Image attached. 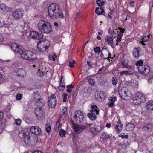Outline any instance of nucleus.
<instances>
[{
  "label": "nucleus",
  "mask_w": 153,
  "mask_h": 153,
  "mask_svg": "<svg viewBox=\"0 0 153 153\" xmlns=\"http://www.w3.org/2000/svg\"><path fill=\"white\" fill-rule=\"evenodd\" d=\"M11 48L15 53L19 54L23 59L30 60L35 59L36 57V54L31 51L26 50L22 46L13 43L11 44Z\"/></svg>",
  "instance_id": "1"
},
{
  "label": "nucleus",
  "mask_w": 153,
  "mask_h": 153,
  "mask_svg": "<svg viewBox=\"0 0 153 153\" xmlns=\"http://www.w3.org/2000/svg\"><path fill=\"white\" fill-rule=\"evenodd\" d=\"M37 28L42 33L48 34L52 31L51 24L49 22L44 20H41L39 22Z\"/></svg>",
  "instance_id": "2"
},
{
  "label": "nucleus",
  "mask_w": 153,
  "mask_h": 153,
  "mask_svg": "<svg viewBox=\"0 0 153 153\" xmlns=\"http://www.w3.org/2000/svg\"><path fill=\"white\" fill-rule=\"evenodd\" d=\"M60 10L59 6L55 3L51 4L48 8V11L49 16L52 19H56L57 13Z\"/></svg>",
  "instance_id": "3"
},
{
  "label": "nucleus",
  "mask_w": 153,
  "mask_h": 153,
  "mask_svg": "<svg viewBox=\"0 0 153 153\" xmlns=\"http://www.w3.org/2000/svg\"><path fill=\"white\" fill-rule=\"evenodd\" d=\"M50 45V42L47 40L42 39L38 42V50L40 52L45 51Z\"/></svg>",
  "instance_id": "4"
},
{
  "label": "nucleus",
  "mask_w": 153,
  "mask_h": 153,
  "mask_svg": "<svg viewBox=\"0 0 153 153\" xmlns=\"http://www.w3.org/2000/svg\"><path fill=\"white\" fill-rule=\"evenodd\" d=\"M22 135V137H24V140L26 144H30V134L27 132H25L24 131H21L19 134V135Z\"/></svg>",
  "instance_id": "5"
},
{
  "label": "nucleus",
  "mask_w": 153,
  "mask_h": 153,
  "mask_svg": "<svg viewBox=\"0 0 153 153\" xmlns=\"http://www.w3.org/2000/svg\"><path fill=\"white\" fill-rule=\"evenodd\" d=\"M138 69L140 73L145 75L148 74L150 72L149 68L147 65H144L138 67Z\"/></svg>",
  "instance_id": "6"
},
{
  "label": "nucleus",
  "mask_w": 153,
  "mask_h": 153,
  "mask_svg": "<svg viewBox=\"0 0 153 153\" xmlns=\"http://www.w3.org/2000/svg\"><path fill=\"white\" fill-rule=\"evenodd\" d=\"M72 124L73 129L74 131L76 133H79L83 131L85 127L84 126L76 124L73 122L72 123Z\"/></svg>",
  "instance_id": "7"
},
{
  "label": "nucleus",
  "mask_w": 153,
  "mask_h": 153,
  "mask_svg": "<svg viewBox=\"0 0 153 153\" xmlns=\"http://www.w3.org/2000/svg\"><path fill=\"white\" fill-rule=\"evenodd\" d=\"M83 114L80 111L78 110L76 112L74 117L75 121L78 123H81L83 120Z\"/></svg>",
  "instance_id": "8"
},
{
  "label": "nucleus",
  "mask_w": 153,
  "mask_h": 153,
  "mask_svg": "<svg viewBox=\"0 0 153 153\" xmlns=\"http://www.w3.org/2000/svg\"><path fill=\"white\" fill-rule=\"evenodd\" d=\"M57 100L55 96H51L48 99V105L50 108H54L56 104Z\"/></svg>",
  "instance_id": "9"
},
{
  "label": "nucleus",
  "mask_w": 153,
  "mask_h": 153,
  "mask_svg": "<svg viewBox=\"0 0 153 153\" xmlns=\"http://www.w3.org/2000/svg\"><path fill=\"white\" fill-rule=\"evenodd\" d=\"M29 36L30 37L34 39L39 40H41L43 37V35L42 33L35 31L30 32L29 34Z\"/></svg>",
  "instance_id": "10"
},
{
  "label": "nucleus",
  "mask_w": 153,
  "mask_h": 153,
  "mask_svg": "<svg viewBox=\"0 0 153 153\" xmlns=\"http://www.w3.org/2000/svg\"><path fill=\"white\" fill-rule=\"evenodd\" d=\"M133 102L135 105H138L145 100V96H134Z\"/></svg>",
  "instance_id": "11"
},
{
  "label": "nucleus",
  "mask_w": 153,
  "mask_h": 153,
  "mask_svg": "<svg viewBox=\"0 0 153 153\" xmlns=\"http://www.w3.org/2000/svg\"><path fill=\"white\" fill-rule=\"evenodd\" d=\"M36 116L38 119L39 120L44 118V112L42 110L41 108H37L35 111Z\"/></svg>",
  "instance_id": "12"
},
{
  "label": "nucleus",
  "mask_w": 153,
  "mask_h": 153,
  "mask_svg": "<svg viewBox=\"0 0 153 153\" xmlns=\"http://www.w3.org/2000/svg\"><path fill=\"white\" fill-rule=\"evenodd\" d=\"M23 11L22 9H17L13 13V15L15 19H19L23 16Z\"/></svg>",
  "instance_id": "13"
},
{
  "label": "nucleus",
  "mask_w": 153,
  "mask_h": 153,
  "mask_svg": "<svg viewBox=\"0 0 153 153\" xmlns=\"http://www.w3.org/2000/svg\"><path fill=\"white\" fill-rule=\"evenodd\" d=\"M30 131L36 136L39 135L41 132V128L37 126H34L31 127Z\"/></svg>",
  "instance_id": "14"
},
{
  "label": "nucleus",
  "mask_w": 153,
  "mask_h": 153,
  "mask_svg": "<svg viewBox=\"0 0 153 153\" xmlns=\"http://www.w3.org/2000/svg\"><path fill=\"white\" fill-rule=\"evenodd\" d=\"M119 30L120 31L119 33L117 35V39H116V44L117 46L118 45V43L121 41L122 39V37L123 35V33H124L125 30L124 29L122 28L121 27H119Z\"/></svg>",
  "instance_id": "15"
},
{
  "label": "nucleus",
  "mask_w": 153,
  "mask_h": 153,
  "mask_svg": "<svg viewBox=\"0 0 153 153\" xmlns=\"http://www.w3.org/2000/svg\"><path fill=\"white\" fill-rule=\"evenodd\" d=\"M142 129L144 131L150 132L153 129V125L150 123L146 124L144 126L142 127Z\"/></svg>",
  "instance_id": "16"
},
{
  "label": "nucleus",
  "mask_w": 153,
  "mask_h": 153,
  "mask_svg": "<svg viewBox=\"0 0 153 153\" xmlns=\"http://www.w3.org/2000/svg\"><path fill=\"white\" fill-rule=\"evenodd\" d=\"M122 128V124L121 123L120 120H119L115 127L116 132L117 133H120L121 132Z\"/></svg>",
  "instance_id": "17"
},
{
  "label": "nucleus",
  "mask_w": 153,
  "mask_h": 153,
  "mask_svg": "<svg viewBox=\"0 0 153 153\" xmlns=\"http://www.w3.org/2000/svg\"><path fill=\"white\" fill-rule=\"evenodd\" d=\"M140 48L136 47L134 48L133 50L132 54L135 58H138L140 56Z\"/></svg>",
  "instance_id": "18"
},
{
  "label": "nucleus",
  "mask_w": 153,
  "mask_h": 153,
  "mask_svg": "<svg viewBox=\"0 0 153 153\" xmlns=\"http://www.w3.org/2000/svg\"><path fill=\"white\" fill-rule=\"evenodd\" d=\"M63 76H62L60 79L59 83V85L58 87L60 91H62L64 90L65 88V81L63 80Z\"/></svg>",
  "instance_id": "19"
},
{
  "label": "nucleus",
  "mask_w": 153,
  "mask_h": 153,
  "mask_svg": "<svg viewBox=\"0 0 153 153\" xmlns=\"http://www.w3.org/2000/svg\"><path fill=\"white\" fill-rule=\"evenodd\" d=\"M36 105L39 106V107H41L43 106L45 104V100H44L39 98L36 101Z\"/></svg>",
  "instance_id": "20"
},
{
  "label": "nucleus",
  "mask_w": 153,
  "mask_h": 153,
  "mask_svg": "<svg viewBox=\"0 0 153 153\" xmlns=\"http://www.w3.org/2000/svg\"><path fill=\"white\" fill-rule=\"evenodd\" d=\"M1 9L5 12H10L11 9L9 7L7 6L4 3L1 4L0 5Z\"/></svg>",
  "instance_id": "21"
},
{
  "label": "nucleus",
  "mask_w": 153,
  "mask_h": 153,
  "mask_svg": "<svg viewBox=\"0 0 153 153\" xmlns=\"http://www.w3.org/2000/svg\"><path fill=\"white\" fill-rule=\"evenodd\" d=\"M102 130V128L100 126L93 127L90 128L91 131L94 134Z\"/></svg>",
  "instance_id": "22"
},
{
  "label": "nucleus",
  "mask_w": 153,
  "mask_h": 153,
  "mask_svg": "<svg viewBox=\"0 0 153 153\" xmlns=\"http://www.w3.org/2000/svg\"><path fill=\"white\" fill-rule=\"evenodd\" d=\"M146 108L148 111L153 110V101H149L146 106Z\"/></svg>",
  "instance_id": "23"
},
{
  "label": "nucleus",
  "mask_w": 153,
  "mask_h": 153,
  "mask_svg": "<svg viewBox=\"0 0 153 153\" xmlns=\"http://www.w3.org/2000/svg\"><path fill=\"white\" fill-rule=\"evenodd\" d=\"M91 110L90 111V112L95 113L96 115H98L99 114V111L98 108L96 105H91Z\"/></svg>",
  "instance_id": "24"
},
{
  "label": "nucleus",
  "mask_w": 153,
  "mask_h": 153,
  "mask_svg": "<svg viewBox=\"0 0 153 153\" xmlns=\"http://www.w3.org/2000/svg\"><path fill=\"white\" fill-rule=\"evenodd\" d=\"M17 73V74L20 76L24 77L26 75V72L25 71L22 69H19Z\"/></svg>",
  "instance_id": "25"
},
{
  "label": "nucleus",
  "mask_w": 153,
  "mask_h": 153,
  "mask_svg": "<svg viewBox=\"0 0 153 153\" xmlns=\"http://www.w3.org/2000/svg\"><path fill=\"white\" fill-rule=\"evenodd\" d=\"M105 40L109 45L112 46V45L113 43V39L112 37H109V36H107L105 38Z\"/></svg>",
  "instance_id": "26"
},
{
  "label": "nucleus",
  "mask_w": 153,
  "mask_h": 153,
  "mask_svg": "<svg viewBox=\"0 0 153 153\" xmlns=\"http://www.w3.org/2000/svg\"><path fill=\"white\" fill-rule=\"evenodd\" d=\"M126 130L128 131H131L133 130L134 128V125L132 123H129L126 126Z\"/></svg>",
  "instance_id": "27"
},
{
  "label": "nucleus",
  "mask_w": 153,
  "mask_h": 153,
  "mask_svg": "<svg viewBox=\"0 0 153 153\" xmlns=\"http://www.w3.org/2000/svg\"><path fill=\"white\" fill-rule=\"evenodd\" d=\"M121 64L125 68L128 69H131L132 66L128 64V61L127 60H124L122 61Z\"/></svg>",
  "instance_id": "28"
},
{
  "label": "nucleus",
  "mask_w": 153,
  "mask_h": 153,
  "mask_svg": "<svg viewBox=\"0 0 153 153\" xmlns=\"http://www.w3.org/2000/svg\"><path fill=\"white\" fill-rule=\"evenodd\" d=\"M96 115L95 113L91 112L88 114L87 116L90 120H94L96 118Z\"/></svg>",
  "instance_id": "29"
},
{
  "label": "nucleus",
  "mask_w": 153,
  "mask_h": 153,
  "mask_svg": "<svg viewBox=\"0 0 153 153\" xmlns=\"http://www.w3.org/2000/svg\"><path fill=\"white\" fill-rule=\"evenodd\" d=\"M112 135L109 134L107 132H104L102 134L101 138L104 139H107L111 137Z\"/></svg>",
  "instance_id": "30"
},
{
  "label": "nucleus",
  "mask_w": 153,
  "mask_h": 153,
  "mask_svg": "<svg viewBox=\"0 0 153 153\" xmlns=\"http://www.w3.org/2000/svg\"><path fill=\"white\" fill-rule=\"evenodd\" d=\"M103 11V9L101 7H100V8H97L95 10L96 13L99 15L102 14Z\"/></svg>",
  "instance_id": "31"
},
{
  "label": "nucleus",
  "mask_w": 153,
  "mask_h": 153,
  "mask_svg": "<svg viewBox=\"0 0 153 153\" xmlns=\"http://www.w3.org/2000/svg\"><path fill=\"white\" fill-rule=\"evenodd\" d=\"M143 60L140 59L138 61H136L135 62V65L136 66L139 67L140 66L143 65Z\"/></svg>",
  "instance_id": "32"
},
{
  "label": "nucleus",
  "mask_w": 153,
  "mask_h": 153,
  "mask_svg": "<svg viewBox=\"0 0 153 153\" xmlns=\"http://www.w3.org/2000/svg\"><path fill=\"white\" fill-rule=\"evenodd\" d=\"M102 97H103L101 96H94V97L99 102H102L104 101L105 99V97L104 96Z\"/></svg>",
  "instance_id": "33"
},
{
  "label": "nucleus",
  "mask_w": 153,
  "mask_h": 153,
  "mask_svg": "<svg viewBox=\"0 0 153 153\" xmlns=\"http://www.w3.org/2000/svg\"><path fill=\"white\" fill-rule=\"evenodd\" d=\"M45 129L46 131L48 133L51 131V126L49 123H47L46 124Z\"/></svg>",
  "instance_id": "34"
},
{
  "label": "nucleus",
  "mask_w": 153,
  "mask_h": 153,
  "mask_svg": "<svg viewBox=\"0 0 153 153\" xmlns=\"http://www.w3.org/2000/svg\"><path fill=\"white\" fill-rule=\"evenodd\" d=\"M57 16L56 17V19L58 18H59L61 19H63L64 18V16L63 15V13L61 12L60 10H59V13H57Z\"/></svg>",
  "instance_id": "35"
},
{
  "label": "nucleus",
  "mask_w": 153,
  "mask_h": 153,
  "mask_svg": "<svg viewBox=\"0 0 153 153\" xmlns=\"http://www.w3.org/2000/svg\"><path fill=\"white\" fill-rule=\"evenodd\" d=\"M97 4L99 6H101L104 4L105 2L104 0H97Z\"/></svg>",
  "instance_id": "36"
},
{
  "label": "nucleus",
  "mask_w": 153,
  "mask_h": 153,
  "mask_svg": "<svg viewBox=\"0 0 153 153\" xmlns=\"http://www.w3.org/2000/svg\"><path fill=\"white\" fill-rule=\"evenodd\" d=\"M96 93L98 96H104L106 95V93L105 92L102 91H97Z\"/></svg>",
  "instance_id": "37"
},
{
  "label": "nucleus",
  "mask_w": 153,
  "mask_h": 153,
  "mask_svg": "<svg viewBox=\"0 0 153 153\" xmlns=\"http://www.w3.org/2000/svg\"><path fill=\"white\" fill-rule=\"evenodd\" d=\"M76 61L75 60H73L72 61V62H69V66L71 68H73L74 67V64H75Z\"/></svg>",
  "instance_id": "38"
},
{
  "label": "nucleus",
  "mask_w": 153,
  "mask_h": 153,
  "mask_svg": "<svg viewBox=\"0 0 153 153\" xmlns=\"http://www.w3.org/2000/svg\"><path fill=\"white\" fill-rule=\"evenodd\" d=\"M88 82L89 83L90 85L93 86L94 85L95 82L94 79H88Z\"/></svg>",
  "instance_id": "39"
},
{
  "label": "nucleus",
  "mask_w": 153,
  "mask_h": 153,
  "mask_svg": "<svg viewBox=\"0 0 153 153\" xmlns=\"http://www.w3.org/2000/svg\"><path fill=\"white\" fill-rule=\"evenodd\" d=\"M66 133V131L62 129H61L59 131V134L61 137L65 136Z\"/></svg>",
  "instance_id": "40"
},
{
  "label": "nucleus",
  "mask_w": 153,
  "mask_h": 153,
  "mask_svg": "<svg viewBox=\"0 0 153 153\" xmlns=\"http://www.w3.org/2000/svg\"><path fill=\"white\" fill-rule=\"evenodd\" d=\"M105 53L107 54V55L106 56H104V59H106L108 58H111V54L109 53L108 51L106 50V51H105Z\"/></svg>",
  "instance_id": "41"
},
{
  "label": "nucleus",
  "mask_w": 153,
  "mask_h": 153,
  "mask_svg": "<svg viewBox=\"0 0 153 153\" xmlns=\"http://www.w3.org/2000/svg\"><path fill=\"white\" fill-rule=\"evenodd\" d=\"M67 108L66 107L63 106L62 107V116H65V112L67 111Z\"/></svg>",
  "instance_id": "42"
},
{
  "label": "nucleus",
  "mask_w": 153,
  "mask_h": 153,
  "mask_svg": "<svg viewBox=\"0 0 153 153\" xmlns=\"http://www.w3.org/2000/svg\"><path fill=\"white\" fill-rule=\"evenodd\" d=\"M117 82V80L115 77H113L112 79V83L113 85H116Z\"/></svg>",
  "instance_id": "43"
},
{
  "label": "nucleus",
  "mask_w": 153,
  "mask_h": 153,
  "mask_svg": "<svg viewBox=\"0 0 153 153\" xmlns=\"http://www.w3.org/2000/svg\"><path fill=\"white\" fill-rule=\"evenodd\" d=\"M94 51L95 53L99 54L100 52V48L99 47H96L94 48Z\"/></svg>",
  "instance_id": "44"
},
{
  "label": "nucleus",
  "mask_w": 153,
  "mask_h": 153,
  "mask_svg": "<svg viewBox=\"0 0 153 153\" xmlns=\"http://www.w3.org/2000/svg\"><path fill=\"white\" fill-rule=\"evenodd\" d=\"M108 100L110 101H111V102H114L117 101V97H116L115 96L114 97H110L108 99Z\"/></svg>",
  "instance_id": "45"
},
{
  "label": "nucleus",
  "mask_w": 153,
  "mask_h": 153,
  "mask_svg": "<svg viewBox=\"0 0 153 153\" xmlns=\"http://www.w3.org/2000/svg\"><path fill=\"white\" fill-rule=\"evenodd\" d=\"M149 35L148 36H145L141 39L142 40L143 42H146L149 39Z\"/></svg>",
  "instance_id": "46"
},
{
  "label": "nucleus",
  "mask_w": 153,
  "mask_h": 153,
  "mask_svg": "<svg viewBox=\"0 0 153 153\" xmlns=\"http://www.w3.org/2000/svg\"><path fill=\"white\" fill-rule=\"evenodd\" d=\"M16 91L14 90H12L10 91L9 94H5L7 96H8L9 95H15V93H16Z\"/></svg>",
  "instance_id": "47"
},
{
  "label": "nucleus",
  "mask_w": 153,
  "mask_h": 153,
  "mask_svg": "<svg viewBox=\"0 0 153 153\" xmlns=\"http://www.w3.org/2000/svg\"><path fill=\"white\" fill-rule=\"evenodd\" d=\"M21 120L20 119H17L15 121V123L18 125H19L21 124Z\"/></svg>",
  "instance_id": "48"
},
{
  "label": "nucleus",
  "mask_w": 153,
  "mask_h": 153,
  "mask_svg": "<svg viewBox=\"0 0 153 153\" xmlns=\"http://www.w3.org/2000/svg\"><path fill=\"white\" fill-rule=\"evenodd\" d=\"M80 14L81 13L80 12H78L76 14L75 16L74 17V20L75 22H76L77 18L79 16Z\"/></svg>",
  "instance_id": "49"
},
{
  "label": "nucleus",
  "mask_w": 153,
  "mask_h": 153,
  "mask_svg": "<svg viewBox=\"0 0 153 153\" xmlns=\"http://www.w3.org/2000/svg\"><path fill=\"white\" fill-rule=\"evenodd\" d=\"M48 59L50 60L52 59L53 61L55 60V59L54 58V57H53V56L52 55H49L48 56Z\"/></svg>",
  "instance_id": "50"
},
{
  "label": "nucleus",
  "mask_w": 153,
  "mask_h": 153,
  "mask_svg": "<svg viewBox=\"0 0 153 153\" xmlns=\"http://www.w3.org/2000/svg\"><path fill=\"white\" fill-rule=\"evenodd\" d=\"M119 136L120 137H121L122 138H126L127 139L128 137V136L127 135H122L121 134H120L119 135Z\"/></svg>",
  "instance_id": "51"
},
{
  "label": "nucleus",
  "mask_w": 153,
  "mask_h": 153,
  "mask_svg": "<svg viewBox=\"0 0 153 153\" xmlns=\"http://www.w3.org/2000/svg\"><path fill=\"white\" fill-rule=\"evenodd\" d=\"M108 33L111 34H113L114 33V30H112L111 28H109L108 30Z\"/></svg>",
  "instance_id": "52"
},
{
  "label": "nucleus",
  "mask_w": 153,
  "mask_h": 153,
  "mask_svg": "<svg viewBox=\"0 0 153 153\" xmlns=\"http://www.w3.org/2000/svg\"><path fill=\"white\" fill-rule=\"evenodd\" d=\"M3 113L0 110V121H1L3 119Z\"/></svg>",
  "instance_id": "53"
},
{
  "label": "nucleus",
  "mask_w": 153,
  "mask_h": 153,
  "mask_svg": "<svg viewBox=\"0 0 153 153\" xmlns=\"http://www.w3.org/2000/svg\"><path fill=\"white\" fill-rule=\"evenodd\" d=\"M114 104L113 102H109L108 103V105L109 107H112Z\"/></svg>",
  "instance_id": "54"
},
{
  "label": "nucleus",
  "mask_w": 153,
  "mask_h": 153,
  "mask_svg": "<svg viewBox=\"0 0 153 153\" xmlns=\"http://www.w3.org/2000/svg\"><path fill=\"white\" fill-rule=\"evenodd\" d=\"M128 71H123L122 72H120V73L122 74H125L126 75H127L128 74Z\"/></svg>",
  "instance_id": "55"
},
{
  "label": "nucleus",
  "mask_w": 153,
  "mask_h": 153,
  "mask_svg": "<svg viewBox=\"0 0 153 153\" xmlns=\"http://www.w3.org/2000/svg\"><path fill=\"white\" fill-rule=\"evenodd\" d=\"M56 127H60V122L59 120L56 122Z\"/></svg>",
  "instance_id": "56"
},
{
  "label": "nucleus",
  "mask_w": 153,
  "mask_h": 153,
  "mask_svg": "<svg viewBox=\"0 0 153 153\" xmlns=\"http://www.w3.org/2000/svg\"><path fill=\"white\" fill-rule=\"evenodd\" d=\"M130 19V16L128 15H126V17L125 19V21H126V20H129Z\"/></svg>",
  "instance_id": "57"
},
{
  "label": "nucleus",
  "mask_w": 153,
  "mask_h": 153,
  "mask_svg": "<svg viewBox=\"0 0 153 153\" xmlns=\"http://www.w3.org/2000/svg\"><path fill=\"white\" fill-rule=\"evenodd\" d=\"M74 87V85L72 84H70V85H68L67 86V88H69L71 89L73 88Z\"/></svg>",
  "instance_id": "58"
},
{
  "label": "nucleus",
  "mask_w": 153,
  "mask_h": 153,
  "mask_svg": "<svg viewBox=\"0 0 153 153\" xmlns=\"http://www.w3.org/2000/svg\"><path fill=\"white\" fill-rule=\"evenodd\" d=\"M4 26L5 27L9 28L10 26V25L8 23H4Z\"/></svg>",
  "instance_id": "59"
},
{
  "label": "nucleus",
  "mask_w": 153,
  "mask_h": 153,
  "mask_svg": "<svg viewBox=\"0 0 153 153\" xmlns=\"http://www.w3.org/2000/svg\"><path fill=\"white\" fill-rule=\"evenodd\" d=\"M136 96H142L143 94L139 92H137L136 93Z\"/></svg>",
  "instance_id": "60"
},
{
  "label": "nucleus",
  "mask_w": 153,
  "mask_h": 153,
  "mask_svg": "<svg viewBox=\"0 0 153 153\" xmlns=\"http://www.w3.org/2000/svg\"><path fill=\"white\" fill-rule=\"evenodd\" d=\"M67 96H63V102H65L67 100Z\"/></svg>",
  "instance_id": "61"
},
{
  "label": "nucleus",
  "mask_w": 153,
  "mask_h": 153,
  "mask_svg": "<svg viewBox=\"0 0 153 153\" xmlns=\"http://www.w3.org/2000/svg\"><path fill=\"white\" fill-rule=\"evenodd\" d=\"M3 36L1 34H0V42L3 41Z\"/></svg>",
  "instance_id": "62"
},
{
  "label": "nucleus",
  "mask_w": 153,
  "mask_h": 153,
  "mask_svg": "<svg viewBox=\"0 0 153 153\" xmlns=\"http://www.w3.org/2000/svg\"><path fill=\"white\" fill-rule=\"evenodd\" d=\"M22 96H16V99L17 100H20L22 99Z\"/></svg>",
  "instance_id": "63"
},
{
  "label": "nucleus",
  "mask_w": 153,
  "mask_h": 153,
  "mask_svg": "<svg viewBox=\"0 0 153 153\" xmlns=\"http://www.w3.org/2000/svg\"><path fill=\"white\" fill-rule=\"evenodd\" d=\"M72 91L71 89L69 88H67V89H66V91L67 92L70 93Z\"/></svg>",
  "instance_id": "64"
}]
</instances>
